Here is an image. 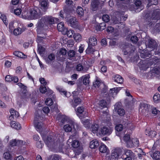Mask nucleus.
<instances>
[{"mask_svg":"<svg viewBox=\"0 0 160 160\" xmlns=\"http://www.w3.org/2000/svg\"><path fill=\"white\" fill-rule=\"evenodd\" d=\"M72 137V136H71L69 137V138L68 140V142H70L71 141L72 142V147L74 148H77L79 146V143L78 141L77 140H74L72 141V140L71 139V137Z\"/></svg>","mask_w":160,"mask_h":160,"instance_id":"29","label":"nucleus"},{"mask_svg":"<svg viewBox=\"0 0 160 160\" xmlns=\"http://www.w3.org/2000/svg\"><path fill=\"white\" fill-rule=\"evenodd\" d=\"M140 106L141 108L146 111L148 110L150 106V105L144 103H141Z\"/></svg>","mask_w":160,"mask_h":160,"instance_id":"41","label":"nucleus"},{"mask_svg":"<svg viewBox=\"0 0 160 160\" xmlns=\"http://www.w3.org/2000/svg\"><path fill=\"white\" fill-rule=\"evenodd\" d=\"M160 73V68L159 67H155L151 69V68L150 72L149 73V74L151 77L155 75V74H159Z\"/></svg>","mask_w":160,"mask_h":160,"instance_id":"21","label":"nucleus"},{"mask_svg":"<svg viewBox=\"0 0 160 160\" xmlns=\"http://www.w3.org/2000/svg\"><path fill=\"white\" fill-rule=\"evenodd\" d=\"M92 46L90 45H88V47L86 50V53L88 54L92 53L95 51V48Z\"/></svg>","mask_w":160,"mask_h":160,"instance_id":"34","label":"nucleus"},{"mask_svg":"<svg viewBox=\"0 0 160 160\" xmlns=\"http://www.w3.org/2000/svg\"><path fill=\"white\" fill-rule=\"evenodd\" d=\"M65 32V33L64 34H67L68 37L69 38L72 37L74 33V31L73 30L71 29L68 30L67 28V31Z\"/></svg>","mask_w":160,"mask_h":160,"instance_id":"45","label":"nucleus"},{"mask_svg":"<svg viewBox=\"0 0 160 160\" xmlns=\"http://www.w3.org/2000/svg\"><path fill=\"white\" fill-rule=\"evenodd\" d=\"M84 126L86 128H89L90 126V122L89 120L84 119L82 121Z\"/></svg>","mask_w":160,"mask_h":160,"instance_id":"47","label":"nucleus"},{"mask_svg":"<svg viewBox=\"0 0 160 160\" xmlns=\"http://www.w3.org/2000/svg\"><path fill=\"white\" fill-rule=\"evenodd\" d=\"M123 127L122 124H119L116 126L115 129L118 132H120L123 129Z\"/></svg>","mask_w":160,"mask_h":160,"instance_id":"53","label":"nucleus"},{"mask_svg":"<svg viewBox=\"0 0 160 160\" xmlns=\"http://www.w3.org/2000/svg\"><path fill=\"white\" fill-rule=\"evenodd\" d=\"M153 99L155 102L160 100V95L158 93H156L153 97Z\"/></svg>","mask_w":160,"mask_h":160,"instance_id":"54","label":"nucleus"},{"mask_svg":"<svg viewBox=\"0 0 160 160\" xmlns=\"http://www.w3.org/2000/svg\"><path fill=\"white\" fill-rule=\"evenodd\" d=\"M108 150L107 147L104 144H101L99 148V150L101 153H105L107 152Z\"/></svg>","mask_w":160,"mask_h":160,"instance_id":"36","label":"nucleus"},{"mask_svg":"<svg viewBox=\"0 0 160 160\" xmlns=\"http://www.w3.org/2000/svg\"><path fill=\"white\" fill-rule=\"evenodd\" d=\"M101 135H109L112 132V130L110 127H103L101 128L100 130Z\"/></svg>","mask_w":160,"mask_h":160,"instance_id":"13","label":"nucleus"},{"mask_svg":"<svg viewBox=\"0 0 160 160\" xmlns=\"http://www.w3.org/2000/svg\"><path fill=\"white\" fill-rule=\"evenodd\" d=\"M131 41L133 43H136L138 41V39L136 36H132L130 38Z\"/></svg>","mask_w":160,"mask_h":160,"instance_id":"52","label":"nucleus"},{"mask_svg":"<svg viewBox=\"0 0 160 160\" xmlns=\"http://www.w3.org/2000/svg\"><path fill=\"white\" fill-rule=\"evenodd\" d=\"M149 3L147 5V7H149L152 5H157L158 3V0H148Z\"/></svg>","mask_w":160,"mask_h":160,"instance_id":"46","label":"nucleus"},{"mask_svg":"<svg viewBox=\"0 0 160 160\" xmlns=\"http://www.w3.org/2000/svg\"><path fill=\"white\" fill-rule=\"evenodd\" d=\"M40 4L41 7V9L44 12H45L48 8V4L47 0H41L40 1Z\"/></svg>","mask_w":160,"mask_h":160,"instance_id":"20","label":"nucleus"},{"mask_svg":"<svg viewBox=\"0 0 160 160\" xmlns=\"http://www.w3.org/2000/svg\"><path fill=\"white\" fill-rule=\"evenodd\" d=\"M45 103L47 105L50 106L53 104V102L51 98H48L45 101Z\"/></svg>","mask_w":160,"mask_h":160,"instance_id":"51","label":"nucleus"},{"mask_svg":"<svg viewBox=\"0 0 160 160\" xmlns=\"http://www.w3.org/2000/svg\"><path fill=\"white\" fill-rule=\"evenodd\" d=\"M76 93V92H72L73 97V102H72V105L74 108H75L81 102V99L78 97H76L74 96V94Z\"/></svg>","mask_w":160,"mask_h":160,"instance_id":"15","label":"nucleus"},{"mask_svg":"<svg viewBox=\"0 0 160 160\" xmlns=\"http://www.w3.org/2000/svg\"><path fill=\"white\" fill-rule=\"evenodd\" d=\"M69 124H70L71 126L69 124H66L63 127V128L66 132H71L72 130V126H73V128L75 129H76L75 127V125L76 126V127L78 126V124L74 121L72 120L70 121Z\"/></svg>","mask_w":160,"mask_h":160,"instance_id":"9","label":"nucleus"},{"mask_svg":"<svg viewBox=\"0 0 160 160\" xmlns=\"http://www.w3.org/2000/svg\"><path fill=\"white\" fill-rule=\"evenodd\" d=\"M54 17L51 16L46 15L39 20L36 25L38 33L40 34L41 33V30L44 27H46V28L43 29H48L49 27L54 24Z\"/></svg>","mask_w":160,"mask_h":160,"instance_id":"2","label":"nucleus"},{"mask_svg":"<svg viewBox=\"0 0 160 160\" xmlns=\"http://www.w3.org/2000/svg\"><path fill=\"white\" fill-rule=\"evenodd\" d=\"M3 157L5 160H10L12 159V156L9 151L4 152Z\"/></svg>","mask_w":160,"mask_h":160,"instance_id":"33","label":"nucleus"},{"mask_svg":"<svg viewBox=\"0 0 160 160\" xmlns=\"http://www.w3.org/2000/svg\"><path fill=\"white\" fill-rule=\"evenodd\" d=\"M129 44L128 43H125L122 44L120 46V48L122 50H124L127 49L128 50H130V48L129 47Z\"/></svg>","mask_w":160,"mask_h":160,"instance_id":"43","label":"nucleus"},{"mask_svg":"<svg viewBox=\"0 0 160 160\" xmlns=\"http://www.w3.org/2000/svg\"><path fill=\"white\" fill-rule=\"evenodd\" d=\"M74 44V41L72 40H70L68 41L67 45L68 47H72Z\"/></svg>","mask_w":160,"mask_h":160,"instance_id":"63","label":"nucleus"},{"mask_svg":"<svg viewBox=\"0 0 160 160\" xmlns=\"http://www.w3.org/2000/svg\"><path fill=\"white\" fill-rule=\"evenodd\" d=\"M5 80L7 82L13 81L15 83L18 81V78L17 77L10 75H7L5 78Z\"/></svg>","mask_w":160,"mask_h":160,"instance_id":"16","label":"nucleus"},{"mask_svg":"<svg viewBox=\"0 0 160 160\" xmlns=\"http://www.w3.org/2000/svg\"><path fill=\"white\" fill-rule=\"evenodd\" d=\"M76 68L77 71H80L82 73H85L87 71V69L81 63L78 64L76 67Z\"/></svg>","mask_w":160,"mask_h":160,"instance_id":"24","label":"nucleus"},{"mask_svg":"<svg viewBox=\"0 0 160 160\" xmlns=\"http://www.w3.org/2000/svg\"><path fill=\"white\" fill-rule=\"evenodd\" d=\"M97 41L96 38L94 36H91L89 39L88 45L95 46L97 44Z\"/></svg>","mask_w":160,"mask_h":160,"instance_id":"26","label":"nucleus"},{"mask_svg":"<svg viewBox=\"0 0 160 160\" xmlns=\"http://www.w3.org/2000/svg\"><path fill=\"white\" fill-rule=\"evenodd\" d=\"M152 113L153 114L156 115L160 113V112L156 108L152 107Z\"/></svg>","mask_w":160,"mask_h":160,"instance_id":"58","label":"nucleus"},{"mask_svg":"<svg viewBox=\"0 0 160 160\" xmlns=\"http://www.w3.org/2000/svg\"><path fill=\"white\" fill-rule=\"evenodd\" d=\"M45 49L42 46L38 45V51L40 54H42L45 51Z\"/></svg>","mask_w":160,"mask_h":160,"instance_id":"55","label":"nucleus"},{"mask_svg":"<svg viewBox=\"0 0 160 160\" xmlns=\"http://www.w3.org/2000/svg\"><path fill=\"white\" fill-rule=\"evenodd\" d=\"M146 46L147 48L150 49H148L149 51L153 50L154 51L155 49L157 48L158 44L154 40L150 39L148 40V43L146 44Z\"/></svg>","mask_w":160,"mask_h":160,"instance_id":"8","label":"nucleus"},{"mask_svg":"<svg viewBox=\"0 0 160 160\" xmlns=\"http://www.w3.org/2000/svg\"><path fill=\"white\" fill-rule=\"evenodd\" d=\"M154 51L153 50H148V52H141L140 53V56L142 58H145L147 57L149 58L152 56V54L154 55Z\"/></svg>","mask_w":160,"mask_h":160,"instance_id":"10","label":"nucleus"},{"mask_svg":"<svg viewBox=\"0 0 160 160\" xmlns=\"http://www.w3.org/2000/svg\"><path fill=\"white\" fill-rule=\"evenodd\" d=\"M102 20L105 22H108L110 20V17L109 15L107 14H105L102 17Z\"/></svg>","mask_w":160,"mask_h":160,"instance_id":"50","label":"nucleus"},{"mask_svg":"<svg viewBox=\"0 0 160 160\" xmlns=\"http://www.w3.org/2000/svg\"><path fill=\"white\" fill-rule=\"evenodd\" d=\"M126 143V146L128 148H132L133 147V144L132 143V141L131 140L128 141Z\"/></svg>","mask_w":160,"mask_h":160,"instance_id":"61","label":"nucleus"},{"mask_svg":"<svg viewBox=\"0 0 160 160\" xmlns=\"http://www.w3.org/2000/svg\"><path fill=\"white\" fill-rule=\"evenodd\" d=\"M57 28L58 31L61 32L63 34H64L65 32L67 31V28L64 27V24L63 22H61L57 25Z\"/></svg>","mask_w":160,"mask_h":160,"instance_id":"19","label":"nucleus"},{"mask_svg":"<svg viewBox=\"0 0 160 160\" xmlns=\"http://www.w3.org/2000/svg\"><path fill=\"white\" fill-rule=\"evenodd\" d=\"M24 31V29L23 28H21L18 27L14 29L13 31V34L15 35H18L20 34L23 32Z\"/></svg>","mask_w":160,"mask_h":160,"instance_id":"35","label":"nucleus"},{"mask_svg":"<svg viewBox=\"0 0 160 160\" xmlns=\"http://www.w3.org/2000/svg\"><path fill=\"white\" fill-rule=\"evenodd\" d=\"M68 57L70 58H72L75 56V52L74 50H69L68 52Z\"/></svg>","mask_w":160,"mask_h":160,"instance_id":"59","label":"nucleus"},{"mask_svg":"<svg viewBox=\"0 0 160 160\" xmlns=\"http://www.w3.org/2000/svg\"><path fill=\"white\" fill-rule=\"evenodd\" d=\"M152 58V61H151V60H150L148 62L143 60H141L140 62L138 65L141 71H145L149 68V65L152 66L154 64V66L156 63L159 62V59L157 58H154L153 57Z\"/></svg>","mask_w":160,"mask_h":160,"instance_id":"3","label":"nucleus"},{"mask_svg":"<svg viewBox=\"0 0 160 160\" xmlns=\"http://www.w3.org/2000/svg\"><path fill=\"white\" fill-rule=\"evenodd\" d=\"M25 142L22 140H16V139L13 140L11 141L10 145L12 147L17 146L19 145H22L24 144Z\"/></svg>","mask_w":160,"mask_h":160,"instance_id":"22","label":"nucleus"},{"mask_svg":"<svg viewBox=\"0 0 160 160\" xmlns=\"http://www.w3.org/2000/svg\"><path fill=\"white\" fill-rule=\"evenodd\" d=\"M55 59V56L54 54L50 53L48 57L45 59L46 62L47 64L50 63L51 62Z\"/></svg>","mask_w":160,"mask_h":160,"instance_id":"27","label":"nucleus"},{"mask_svg":"<svg viewBox=\"0 0 160 160\" xmlns=\"http://www.w3.org/2000/svg\"><path fill=\"white\" fill-rule=\"evenodd\" d=\"M43 145V144L42 143L41 141H38L36 143V147L38 148H42Z\"/></svg>","mask_w":160,"mask_h":160,"instance_id":"60","label":"nucleus"},{"mask_svg":"<svg viewBox=\"0 0 160 160\" xmlns=\"http://www.w3.org/2000/svg\"><path fill=\"white\" fill-rule=\"evenodd\" d=\"M34 125L37 131L40 133L43 140L48 147L55 148H58L60 152L64 153L66 152L67 148L64 145L62 142H60L59 139H55V137L53 138L51 135L46 136L45 134L47 133V131H45L42 122L36 121L35 118Z\"/></svg>","mask_w":160,"mask_h":160,"instance_id":"1","label":"nucleus"},{"mask_svg":"<svg viewBox=\"0 0 160 160\" xmlns=\"http://www.w3.org/2000/svg\"><path fill=\"white\" fill-rule=\"evenodd\" d=\"M84 78L83 80V82L84 84L87 85L89 83V78L90 76L89 75H86L83 76Z\"/></svg>","mask_w":160,"mask_h":160,"instance_id":"44","label":"nucleus"},{"mask_svg":"<svg viewBox=\"0 0 160 160\" xmlns=\"http://www.w3.org/2000/svg\"><path fill=\"white\" fill-rule=\"evenodd\" d=\"M122 152V150L120 148H116L112 151L111 154V158L112 159H118L119 156L121 155Z\"/></svg>","mask_w":160,"mask_h":160,"instance_id":"7","label":"nucleus"},{"mask_svg":"<svg viewBox=\"0 0 160 160\" xmlns=\"http://www.w3.org/2000/svg\"><path fill=\"white\" fill-rule=\"evenodd\" d=\"M106 24L105 22H102L99 25H97L96 28L97 30L101 31L102 30L105 28Z\"/></svg>","mask_w":160,"mask_h":160,"instance_id":"37","label":"nucleus"},{"mask_svg":"<svg viewBox=\"0 0 160 160\" xmlns=\"http://www.w3.org/2000/svg\"><path fill=\"white\" fill-rule=\"evenodd\" d=\"M101 0H92L91 3V6L93 11L97 10L100 4Z\"/></svg>","mask_w":160,"mask_h":160,"instance_id":"14","label":"nucleus"},{"mask_svg":"<svg viewBox=\"0 0 160 160\" xmlns=\"http://www.w3.org/2000/svg\"><path fill=\"white\" fill-rule=\"evenodd\" d=\"M84 111V108L82 107H78L77 109V115L79 116V114H82Z\"/></svg>","mask_w":160,"mask_h":160,"instance_id":"56","label":"nucleus"},{"mask_svg":"<svg viewBox=\"0 0 160 160\" xmlns=\"http://www.w3.org/2000/svg\"><path fill=\"white\" fill-rule=\"evenodd\" d=\"M10 125L12 128L17 130L20 129L21 127V125L19 123L12 120L11 121Z\"/></svg>","mask_w":160,"mask_h":160,"instance_id":"28","label":"nucleus"},{"mask_svg":"<svg viewBox=\"0 0 160 160\" xmlns=\"http://www.w3.org/2000/svg\"><path fill=\"white\" fill-rule=\"evenodd\" d=\"M112 80L114 82L119 84H122L123 82V78L118 74L113 75L112 77Z\"/></svg>","mask_w":160,"mask_h":160,"instance_id":"17","label":"nucleus"},{"mask_svg":"<svg viewBox=\"0 0 160 160\" xmlns=\"http://www.w3.org/2000/svg\"><path fill=\"white\" fill-rule=\"evenodd\" d=\"M153 159L156 160L160 159V152L158 151L155 152L152 156Z\"/></svg>","mask_w":160,"mask_h":160,"instance_id":"38","label":"nucleus"},{"mask_svg":"<svg viewBox=\"0 0 160 160\" xmlns=\"http://www.w3.org/2000/svg\"><path fill=\"white\" fill-rule=\"evenodd\" d=\"M125 155L126 157L132 158L134 156V153L131 150H127L125 151Z\"/></svg>","mask_w":160,"mask_h":160,"instance_id":"40","label":"nucleus"},{"mask_svg":"<svg viewBox=\"0 0 160 160\" xmlns=\"http://www.w3.org/2000/svg\"><path fill=\"white\" fill-rule=\"evenodd\" d=\"M45 12H42L40 9L37 7H35L30 11V17L32 19H37L39 18L41 16L44 14Z\"/></svg>","mask_w":160,"mask_h":160,"instance_id":"4","label":"nucleus"},{"mask_svg":"<svg viewBox=\"0 0 160 160\" xmlns=\"http://www.w3.org/2000/svg\"><path fill=\"white\" fill-rule=\"evenodd\" d=\"M121 89V88L120 87H115L111 89H110L111 93H117Z\"/></svg>","mask_w":160,"mask_h":160,"instance_id":"48","label":"nucleus"},{"mask_svg":"<svg viewBox=\"0 0 160 160\" xmlns=\"http://www.w3.org/2000/svg\"><path fill=\"white\" fill-rule=\"evenodd\" d=\"M134 4V5L130 6L129 8L130 10L138 12H140L143 8V6L141 5L142 2L140 0H135Z\"/></svg>","mask_w":160,"mask_h":160,"instance_id":"5","label":"nucleus"},{"mask_svg":"<svg viewBox=\"0 0 160 160\" xmlns=\"http://www.w3.org/2000/svg\"><path fill=\"white\" fill-rule=\"evenodd\" d=\"M10 112L11 114L9 117V119L10 120H12L14 119L15 118H17L16 113H18V112L14 111L13 109L12 108L10 109Z\"/></svg>","mask_w":160,"mask_h":160,"instance_id":"30","label":"nucleus"},{"mask_svg":"<svg viewBox=\"0 0 160 160\" xmlns=\"http://www.w3.org/2000/svg\"><path fill=\"white\" fill-rule=\"evenodd\" d=\"M73 37L74 40L76 42H79L81 40L82 36L79 33H74V35H73Z\"/></svg>","mask_w":160,"mask_h":160,"instance_id":"39","label":"nucleus"},{"mask_svg":"<svg viewBox=\"0 0 160 160\" xmlns=\"http://www.w3.org/2000/svg\"><path fill=\"white\" fill-rule=\"evenodd\" d=\"M39 90L42 93H44L47 92H49L47 93V95L50 96L53 93V91L49 90V89H47L45 86L41 85L39 88Z\"/></svg>","mask_w":160,"mask_h":160,"instance_id":"18","label":"nucleus"},{"mask_svg":"<svg viewBox=\"0 0 160 160\" xmlns=\"http://www.w3.org/2000/svg\"><path fill=\"white\" fill-rule=\"evenodd\" d=\"M99 128V126L98 124L93 123L90 129L93 133H96L98 132Z\"/></svg>","mask_w":160,"mask_h":160,"instance_id":"31","label":"nucleus"},{"mask_svg":"<svg viewBox=\"0 0 160 160\" xmlns=\"http://www.w3.org/2000/svg\"><path fill=\"white\" fill-rule=\"evenodd\" d=\"M22 9L20 8H17L14 10V14L17 15H19L21 13Z\"/></svg>","mask_w":160,"mask_h":160,"instance_id":"62","label":"nucleus"},{"mask_svg":"<svg viewBox=\"0 0 160 160\" xmlns=\"http://www.w3.org/2000/svg\"><path fill=\"white\" fill-rule=\"evenodd\" d=\"M68 25L74 28H76L78 25V22L77 19L74 17L72 18L67 21Z\"/></svg>","mask_w":160,"mask_h":160,"instance_id":"11","label":"nucleus"},{"mask_svg":"<svg viewBox=\"0 0 160 160\" xmlns=\"http://www.w3.org/2000/svg\"><path fill=\"white\" fill-rule=\"evenodd\" d=\"M99 105L102 108H105L107 106V103L105 100H101L99 102Z\"/></svg>","mask_w":160,"mask_h":160,"instance_id":"57","label":"nucleus"},{"mask_svg":"<svg viewBox=\"0 0 160 160\" xmlns=\"http://www.w3.org/2000/svg\"><path fill=\"white\" fill-rule=\"evenodd\" d=\"M121 102L117 103L114 105V110L118 114L121 116H123L125 114L124 110L122 108Z\"/></svg>","mask_w":160,"mask_h":160,"instance_id":"6","label":"nucleus"},{"mask_svg":"<svg viewBox=\"0 0 160 160\" xmlns=\"http://www.w3.org/2000/svg\"><path fill=\"white\" fill-rule=\"evenodd\" d=\"M13 54L15 56L21 58L25 59L26 58V55L23 53L19 51H15L13 52Z\"/></svg>","mask_w":160,"mask_h":160,"instance_id":"32","label":"nucleus"},{"mask_svg":"<svg viewBox=\"0 0 160 160\" xmlns=\"http://www.w3.org/2000/svg\"><path fill=\"white\" fill-rule=\"evenodd\" d=\"M146 135L149 136L151 138H153L157 135V132L154 131L150 130L149 129H146L145 132Z\"/></svg>","mask_w":160,"mask_h":160,"instance_id":"25","label":"nucleus"},{"mask_svg":"<svg viewBox=\"0 0 160 160\" xmlns=\"http://www.w3.org/2000/svg\"><path fill=\"white\" fill-rule=\"evenodd\" d=\"M101 82L98 80H96L95 81L93 82V86L95 87H99L100 85Z\"/></svg>","mask_w":160,"mask_h":160,"instance_id":"64","label":"nucleus"},{"mask_svg":"<svg viewBox=\"0 0 160 160\" xmlns=\"http://www.w3.org/2000/svg\"><path fill=\"white\" fill-rule=\"evenodd\" d=\"M132 143L133 145V147H138L139 146V140L137 138L132 139Z\"/></svg>","mask_w":160,"mask_h":160,"instance_id":"49","label":"nucleus"},{"mask_svg":"<svg viewBox=\"0 0 160 160\" xmlns=\"http://www.w3.org/2000/svg\"><path fill=\"white\" fill-rule=\"evenodd\" d=\"M160 18V10L157 9L154 10L152 14L151 19L152 20L157 21Z\"/></svg>","mask_w":160,"mask_h":160,"instance_id":"12","label":"nucleus"},{"mask_svg":"<svg viewBox=\"0 0 160 160\" xmlns=\"http://www.w3.org/2000/svg\"><path fill=\"white\" fill-rule=\"evenodd\" d=\"M77 12L78 14L80 16H82L84 15V11L83 9L80 6H78L77 8Z\"/></svg>","mask_w":160,"mask_h":160,"instance_id":"42","label":"nucleus"},{"mask_svg":"<svg viewBox=\"0 0 160 160\" xmlns=\"http://www.w3.org/2000/svg\"><path fill=\"white\" fill-rule=\"evenodd\" d=\"M98 141L97 139H94L91 141L90 142V147L92 149H95L99 146Z\"/></svg>","mask_w":160,"mask_h":160,"instance_id":"23","label":"nucleus"}]
</instances>
